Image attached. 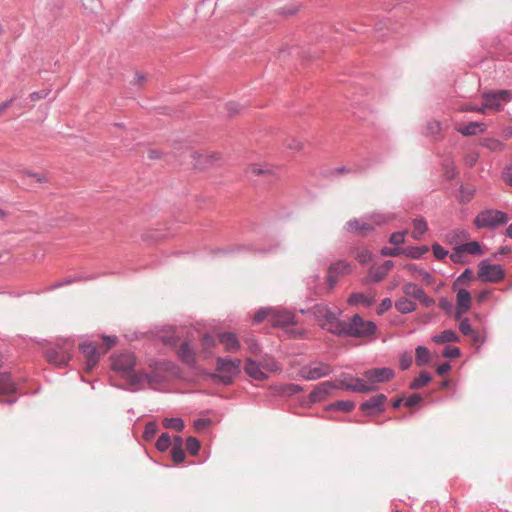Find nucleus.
<instances>
[{
    "label": "nucleus",
    "mask_w": 512,
    "mask_h": 512,
    "mask_svg": "<svg viewBox=\"0 0 512 512\" xmlns=\"http://www.w3.org/2000/svg\"><path fill=\"white\" fill-rule=\"evenodd\" d=\"M241 361L239 359L221 358L217 359L216 370L217 374H212L211 378L223 385H230L233 383L234 377L239 373Z\"/></svg>",
    "instance_id": "1"
},
{
    "label": "nucleus",
    "mask_w": 512,
    "mask_h": 512,
    "mask_svg": "<svg viewBox=\"0 0 512 512\" xmlns=\"http://www.w3.org/2000/svg\"><path fill=\"white\" fill-rule=\"evenodd\" d=\"M508 221L507 213L500 210L486 209L477 214L474 224L478 229L488 228L494 230L501 225L507 224Z\"/></svg>",
    "instance_id": "2"
},
{
    "label": "nucleus",
    "mask_w": 512,
    "mask_h": 512,
    "mask_svg": "<svg viewBox=\"0 0 512 512\" xmlns=\"http://www.w3.org/2000/svg\"><path fill=\"white\" fill-rule=\"evenodd\" d=\"M112 369L120 373L124 378L127 379L130 384V377L133 374H137L134 370L136 365V358L132 352H124L119 355L113 356L112 358Z\"/></svg>",
    "instance_id": "3"
},
{
    "label": "nucleus",
    "mask_w": 512,
    "mask_h": 512,
    "mask_svg": "<svg viewBox=\"0 0 512 512\" xmlns=\"http://www.w3.org/2000/svg\"><path fill=\"white\" fill-rule=\"evenodd\" d=\"M348 337L364 338L371 336L376 331V324L365 321L360 315L355 314L348 320Z\"/></svg>",
    "instance_id": "4"
},
{
    "label": "nucleus",
    "mask_w": 512,
    "mask_h": 512,
    "mask_svg": "<svg viewBox=\"0 0 512 512\" xmlns=\"http://www.w3.org/2000/svg\"><path fill=\"white\" fill-rule=\"evenodd\" d=\"M333 368L330 364L322 361H311L303 365L299 370V376L308 381L317 380L330 375Z\"/></svg>",
    "instance_id": "5"
},
{
    "label": "nucleus",
    "mask_w": 512,
    "mask_h": 512,
    "mask_svg": "<svg viewBox=\"0 0 512 512\" xmlns=\"http://www.w3.org/2000/svg\"><path fill=\"white\" fill-rule=\"evenodd\" d=\"M70 345L68 342L58 344L46 349L45 357L47 361L59 368H64L68 365L71 355L69 352Z\"/></svg>",
    "instance_id": "6"
},
{
    "label": "nucleus",
    "mask_w": 512,
    "mask_h": 512,
    "mask_svg": "<svg viewBox=\"0 0 512 512\" xmlns=\"http://www.w3.org/2000/svg\"><path fill=\"white\" fill-rule=\"evenodd\" d=\"M478 277L482 282L498 283L504 279L505 272L501 265L491 264L484 259L478 265Z\"/></svg>",
    "instance_id": "7"
},
{
    "label": "nucleus",
    "mask_w": 512,
    "mask_h": 512,
    "mask_svg": "<svg viewBox=\"0 0 512 512\" xmlns=\"http://www.w3.org/2000/svg\"><path fill=\"white\" fill-rule=\"evenodd\" d=\"M339 389L357 393H367L375 390V386L366 384L361 378L349 377L342 374L339 379Z\"/></svg>",
    "instance_id": "8"
},
{
    "label": "nucleus",
    "mask_w": 512,
    "mask_h": 512,
    "mask_svg": "<svg viewBox=\"0 0 512 512\" xmlns=\"http://www.w3.org/2000/svg\"><path fill=\"white\" fill-rule=\"evenodd\" d=\"M79 350L85 358V369L92 371L98 364L100 355L95 345L91 342H84L79 345Z\"/></svg>",
    "instance_id": "9"
},
{
    "label": "nucleus",
    "mask_w": 512,
    "mask_h": 512,
    "mask_svg": "<svg viewBox=\"0 0 512 512\" xmlns=\"http://www.w3.org/2000/svg\"><path fill=\"white\" fill-rule=\"evenodd\" d=\"M271 325L274 327H285L295 324V315L286 309L272 308Z\"/></svg>",
    "instance_id": "10"
},
{
    "label": "nucleus",
    "mask_w": 512,
    "mask_h": 512,
    "mask_svg": "<svg viewBox=\"0 0 512 512\" xmlns=\"http://www.w3.org/2000/svg\"><path fill=\"white\" fill-rule=\"evenodd\" d=\"M339 388L333 381H324L314 387L309 395L310 401L313 403L321 402L324 400L333 390Z\"/></svg>",
    "instance_id": "11"
},
{
    "label": "nucleus",
    "mask_w": 512,
    "mask_h": 512,
    "mask_svg": "<svg viewBox=\"0 0 512 512\" xmlns=\"http://www.w3.org/2000/svg\"><path fill=\"white\" fill-rule=\"evenodd\" d=\"M364 376L371 383H382L392 379L394 371L387 367L374 368L365 371Z\"/></svg>",
    "instance_id": "12"
},
{
    "label": "nucleus",
    "mask_w": 512,
    "mask_h": 512,
    "mask_svg": "<svg viewBox=\"0 0 512 512\" xmlns=\"http://www.w3.org/2000/svg\"><path fill=\"white\" fill-rule=\"evenodd\" d=\"M274 249L272 248H256L253 245H234L227 249H217L213 251L214 256H227L230 254H233L235 252H242V251H255V252H261V253H269L272 252Z\"/></svg>",
    "instance_id": "13"
},
{
    "label": "nucleus",
    "mask_w": 512,
    "mask_h": 512,
    "mask_svg": "<svg viewBox=\"0 0 512 512\" xmlns=\"http://www.w3.org/2000/svg\"><path fill=\"white\" fill-rule=\"evenodd\" d=\"M487 130V125L484 122H469L464 125H459L456 127V131L462 134L463 136H475L480 133H484Z\"/></svg>",
    "instance_id": "14"
},
{
    "label": "nucleus",
    "mask_w": 512,
    "mask_h": 512,
    "mask_svg": "<svg viewBox=\"0 0 512 512\" xmlns=\"http://www.w3.org/2000/svg\"><path fill=\"white\" fill-rule=\"evenodd\" d=\"M189 155L194 160V167L198 169L211 166L219 159L217 154L191 152Z\"/></svg>",
    "instance_id": "15"
},
{
    "label": "nucleus",
    "mask_w": 512,
    "mask_h": 512,
    "mask_svg": "<svg viewBox=\"0 0 512 512\" xmlns=\"http://www.w3.org/2000/svg\"><path fill=\"white\" fill-rule=\"evenodd\" d=\"M387 397L384 394H377L360 405L362 411L374 410L376 412H383L385 410V402Z\"/></svg>",
    "instance_id": "16"
},
{
    "label": "nucleus",
    "mask_w": 512,
    "mask_h": 512,
    "mask_svg": "<svg viewBox=\"0 0 512 512\" xmlns=\"http://www.w3.org/2000/svg\"><path fill=\"white\" fill-rule=\"evenodd\" d=\"M245 372L251 377L259 381L267 379V374L263 371L261 363L252 359H247L244 366Z\"/></svg>",
    "instance_id": "17"
},
{
    "label": "nucleus",
    "mask_w": 512,
    "mask_h": 512,
    "mask_svg": "<svg viewBox=\"0 0 512 512\" xmlns=\"http://www.w3.org/2000/svg\"><path fill=\"white\" fill-rule=\"evenodd\" d=\"M177 354H178V357L180 358V360L188 365V366H193L195 364V361H196V356H195V351L194 349L191 347V345L189 344V342L187 341H184L178 348V351H177Z\"/></svg>",
    "instance_id": "18"
},
{
    "label": "nucleus",
    "mask_w": 512,
    "mask_h": 512,
    "mask_svg": "<svg viewBox=\"0 0 512 512\" xmlns=\"http://www.w3.org/2000/svg\"><path fill=\"white\" fill-rule=\"evenodd\" d=\"M405 269H407L415 279L421 280L427 285L433 284L434 278L433 276L420 266L414 263H409L405 266Z\"/></svg>",
    "instance_id": "19"
},
{
    "label": "nucleus",
    "mask_w": 512,
    "mask_h": 512,
    "mask_svg": "<svg viewBox=\"0 0 512 512\" xmlns=\"http://www.w3.org/2000/svg\"><path fill=\"white\" fill-rule=\"evenodd\" d=\"M219 341L225 346L229 352L237 351L240 348V343L236 335L232 332H224L219 335Z\"/></svg>",
    "instance_id": "20"
},
{
    "label": "nucleus",
    "mask_w": 512,
    "mask_h": 512,
    "mask_svg": "<svg viewBox=\"0 0 512 512\" xmlns=\"http://www.w3.org/2000/svg\"><path fill=\"white\" fill-rule=\"evenodd\" d=\"M16 391V385L8 372L0 373V395L12 394Z\"/></svg>",
    "instance_id": "21"
},
{
    "label": "nucleus",
    "mask_w": 512,
    "mask_h": 512,
    "mask_svg": "<svg viewBox=\"0 0 512 512\" xmlns=\"http://www.w3.org/2000/svg\"><path fill=\"white\" fill-rule=\"evenodd\" d=\"M158 382V377L153 373L137 372L130 377V385L135 386L141 383L154 384Z\"/></svg>",
    "instance_id": "22"
},
{
    "label": "nucleus",
    "mask_w": 512,
    "mask_h": 512,
    "mask_svg": "<svg viewBox=\"0 0 512 512\" xmlns=\"http://www.w3.org/2000/svg\"><path fill=\"white\" fill-rule=\"evenodd\" d=\"M482 98L484 100V108L500 111L503 108V105L499 101L498 97L494 93V91L484 92L482 94Z\"/></svg>",
    "instance_id": "23"
},
{
    "label": "nucleus",
    "mask_w": 512,
    "mask_h": 512,
    "mask_svg": "<svg viewBox=\"0 0 512 512\" xmlns=\"http://www.w3.org/2000/svg\"><path fill=\"white\" fill-rule=\"evenodd\" d=\"M387 276V273L382 270L381 266H372L368 270L367 276L364 278L363 283L370 284V283H378L382 281Z\"/></svg>",
    "instance_id": "24"
},
{
    "label": "nucleus",
    "mask_w": 512,
    "mask_h": 512,
    "mask_svg": "<svg viewBox=\"0 0 512 512\" xmlns=\"http://www.w3.org/2000/svg\"><path fill=\"white\" fill-rule=\"evenodd\" d=\"M348 321H344L341 319H337L333 323H331L326 329L338 336V337H348Z\"/></svg>",
    "instance_id": "25"
},
{
    "label": "nucleus",
    "mask_w": 512,
    "mask_h": 512,
    "mask_svg": "<svg viewBox=\"0 0 512 512\" xmlns=\"http://www.w3.org/2000/svg\"><path fill=\"white\" fill-rule=\"evenodd\" d=\"M479 145L493 152H500L505 149V144L496 138H481Z\"/></svg>",
    "instance_id": "26"
},
{
    "label": "nucleus",
    "mask_w": 512,
    "mask_h": 512,
    "mask_svg": "<svg viewBox=\"0 0 512 512\" xmlns=\"http://www.w3.org/2000/svg\"><path fill=\"white\" fill-rule=\"evenodd\" d=\"M432 340L437 344L459 342L460 338L454 330L446 329L439 335L433 336Z\"/></svg>",
    "instance_id": "27"
},
{
    "label": "nucleus",
    "mask_w": 512,
    "mask_h": 512,
    "mask_svg": "<svg viewBox=\"0 0 512 512\" xmlns=\"http://www.w3.org/2000/svg\"><path fill=\"white\" fill-rule=\"evenodd\" d=\"M395 308L401 314H408L414 312L417 305L410 299L402 297L395 302Z\"/></svg>",
    "instance_id": "28"
},
{
    "label": "nucleus",
    "mask_w": 512,
    "mask_h": 512,
    "mask_svg": "<svg viewBox=\"0 0 512 512\" xmlns=\"http://www.w3.org/2000/svg\"><path fill=\"white\" fill-rule=\"evenodd\" d=\"M415 353V362L417 366L422 367L430 361V351L426 346H417L415 349Z\"/></svg>",
    "instance_id": "29"
},
{
    "label": "nucleus",
    "mask_w": 512,
    "mask_h": 512,
    "mask_svg": "<svg viewBox=\"0 0 512 512\" xmlns=\"http://www.w3.org/2000/svg\"><path fill=\"white\" fill-rule=\"evenodd\" d=\"M427 229H428V225H427L426 220L422 217L416 218L413 221L412 237L415 240H420L422 235L427 231Z\"/></svg>",
    "instance_id": "30"
},
{
    "label": "nucleus",
    "mask_w": 512,
    "mask_h": 512,
    "mask_svg": "<svg viewBox=\"0 0 512 512\" xmlns=\"http://www.w3.org/2000/svg\"><path fill=\"white\" fill-rule=\"evenodd\" d=\"M429 251L428 246H409L403 249V254L411 259H420Z\"/></svg>",
    "instance_id": "31"
},
{
    "label": "nucleus",
    "mask_w": 512,
    "mask_h": 512,
    "mask_svg": "<svg viewBox=\"0 0 512 512\" xmlns=\"http://www.w3.org/2000/svg\"><path fill=\"white\" fill-rule=\"evenodd\" d=\"M375 302L374 297H367L362 293H352L348 298L350 305L363 304L367 307L371 306Z\"/></svg>",
    "instance_id": "32"
},
{
    "label": "nucleus",
    "mask_w": 512,
    "mask_h": 512,
    "mask_svg": "<svg viewBox=\"0 0 512 512\" xmlns=\"http://www.w3.org/2000/svg\"><path fill=\"white\" fill-rule=\"evenodd\" d=\"M350 269V264L345 260H340L332 263L329 267V277L332 279V274L343 275L347 274Z\"/></svg>",
    "instance_id": "33"
},
{
    "label": "nucleus",
    "mask_w": 512,
    "mask_h": 512,
    "mask_svg": "<svg viewBox=\"0 0 512 512\" xmlns=\"http://www.w3.org/2000/svg\"><path fill=\"white\" fill-rule=\"evenodd\" d=\"M442 167L444 170V176L447 180H453L456 178L458 172L456 170L454 161L450 157H447L443 160Z\"/></svg>",
    "instance_id": "34"
},
{
    "label": "nucleus",
    "mask_w": 512,
    "mask_h": 512,
    "mask_svg": "<svg viewBox=\"0 0 512 512\" xmlns=\"http://www.w3.org/2000/svg\"><path fill=\"white\" fill-rule=\"evenodd\" d=\"M355 403L349 400H340L330 404L327 407L329 411H342V412H350L354 409Z\"/></svg>",
    "instance_id": "35"
},
{
    "label": "nucleus",
    "mask_w": 512,
    "mask_h": 512,
    "mask_svg": "<svg viewBox=\"0 0 512 512\" xmlns=\"http://www.w3.org/2000/svg\"><path fill=\"white\" fill-rule=\"evenodd\" d=\"M431 381V376L428 372L422 371L418 377H416L410 384L409 388L412 390H418L427 385Z\"/></svg>",
    "instance_id": "36"
},
{
    "label": "nucleus",
    "mask_w": 512,
    "mask_h": 512,
    "mask_svg": "<svg viewBox=\"0 0 512 512\" xmlns=\"http://www.w3.org/2000/svg\"><path fill=\"white\" fill-rule=\"evenodd\" d=\"M457 304L458 307L464 308V310H469L471 307V294L466 289H460L457 292Z\"/></svg>",
    "instance_id": "37"
},
{
    "label": "nucleus",
    "mask_w": 512,
    "mask_h": 512,
    "mask_svg": "<svg viewBox=\"0 0 512 512\" xmlns=\"http://www.w3.org/2000/svg\"><path fill=\"white\" fill-rule=\"evenodd\" d=\"M458 250L463 251L464 253L471 254V255H480L482 254L481 246L476 241H471L468 243H464L461 245H458Z\"/></svg>",
    "instance_id": "38"
},
{
    "label": "nucleus",
    "mask_w": 512,
    "mask_h": 512,
    "mask_svg": "<svg viewBox=\"0 0 512 512\" xmlns=\"http://www.w3.org/2000/svg\"><path fill=\"white\" fill-rule=\"evenodd\" d=\"M302 391H303V387L298 384H294V383L283 384V385L279 386V388H278V392L284 396L296 395Z\"/></svg>",
    "instance_id": "39"
},
{
    "label": "nucleus",
    "mask_w": 512,
    "mask_h": 512,
    "mask_svg": "<svg viewBox=\"0 0 512 512\" xmlns=\"http://www.w3.org/2000/svg\"><path fill=\"white\" fill-rule=\"evenodd\" d=\"M402 290L405 295L415 298V299H418V297L424 291L423 288H421L420 286H418L417 284L412 283V282L406 283L403 286Z\"/></svg>",
    "instance_id": "40"
},
{
    "label": "nucleus",
    "mask_w": 512,
    "mask_h": 512,
    "mask_svg": "<svg viewBox=\"0 0 512 512\" xmlns=\"http://www.w3.org/2000/svg\"><path fill=\"white\" fill-rule=\"evenodd\" d=\"M370 165L369 164H356L353 168H347L346 166H341L331 170V174H344V173H357L365 171Z\"/></svg>",
    "instance_id": "41"
},
{
    "label": "nucleus",
    "mask_w": 512,
    "mask_h": 512,
    "mask_svg": "<svg viewBox=\"0 0 512 512\" xmlns=\"http://www.w3.org/2000/svg\"><path fill=\"white\" fill-rule=\"evenodd\" d=\"M163 426L166 429H172L180 432L184 428V421L181 418H165L163 420Z\"/></svg>",
    "instance_id": "42"
},
{
    "label": "nucleus",
    "mask_w": 512,
    "mask_h": 512,
    "mask_svg": "<svg viewBox=\"0 0 512 512\" xmlns=\"http://www.w3.org/2000/svg\"><path fill=\"white\" fill-rule=\"evenodd\" d=\"M171 446V438L168 433H162L156 442V448L160 452H165Z\"/></svg>",
    "instance_id": "43"
},
{
    "label": "nucleus",
    "mask_w": 512,
    "mask_h": 512,
    "mask_svg": "<svg viewBox=\"0 0 512 512\" xmlns=\"http://www.w3.org/2000/svg\"><path fill=\"white\" fill-rule=\"evenodd\" d=\"M261 363L262 369L269 372H277L281 370L280 364L273 358H265Z\"/></svg>",
    "instance_id": "44"
},
{
    "label": "nucleus",
    "mask_w": 512,
    "mask_h": 512,
    "mask_svg": "<svg viewBox=\"0 0 512 512\" xmlns=\"http://www.w3.org/2000/svg\"><path fill=\"white\" fill-rule=\"evenodd\" d=\"M201 444L200 441L193 436H190L186 440V449L191 455L198 454Z\"/></svg>",
    "instance_id": "45"
},
{
    "label": "nucleus",
    "mask_w": 512,
    "mask_h": 512,
    "mask_svg": "<svg viewBox=\"0 0 512 512\" xmlns=\"http://www.w3.org/2000/svg\"><path fill=\"white\" fill-rule=\"evenodd\" d=\"M271 310H272V308L259 309L254 315L253 322L255 324H259L262 321H264L266 318H268L269 321H271Z\"/></svg>",
    "instance_id": "46"
},
{
    "label": "nucleus",
    "mask_w": 512,
    "mask_h": 512,
    "mask_svg": "<svg viewBox=\"0 0 512 512\" xmlns=\"http://www.w3.org/2000/svg\"><path fill=\"white\" fill-rule=\"evenodd\" d=\"M158 431L157 424L155 422H148L145 426V430L143 433V438L146 441H150L154 438L155 434Z\"/></svg>",
    "instance_id": "47"
},
{
    "label": "nucleus",
    "mask_w": 512,
    "mask_h": 512,
    "mask_svg": "<svg viewBox=\"0 0 512 512\" xmlns=\"http://www.w3.org/2000/svg\"><path fill=\"white\" fill-rule=\"evenodd\" d=\"M413 363L412 355L408 352L401 354L399 359V366L401 370H407Z\"/></svg>",
    "instance_id": "48"
},
{
    "label": "nucleus",
    "mask_w": 512,
    "mask_h": 512,
    "mask_svg": "<svg viewBox=\"0 0 512 512\" xmlns=\"http://www.w3.org/2000/svg\"><path fill=\"white\" fill-rule=\"evenodd\" d=\"M496 96L498 97L499 101L503 105L504 103H508L512 101V91L507 89H501L494 91Z\"/></svg>",
    "instance_id": "49"
},
{
    "label": "nucleus",
    "mask_w": 512,
    "mask_h": 512,
    "mask_svg": "<svg viewBox=\"0 0 512 512\" xmlns=\"http://www.w3.org/2000/svg\"><path fill=\"white\" fill-rule=\"evenodd\" d=\"M441 130L442 126L439 121L432 120L427 123V134L436 136L440 133Z\"/></svg>",
    "instance_id": "50"
},
{
    "label": "nucleus",
    "mask_w": 512,
    "mask_h": 512,
    "mask_svg": "<svg viewBox=\"0 0 512 512\" xmlns=\"http://www.w3.org/2000/svg\"><path fill=\"white\" fill-rule=\"evenodd\" d=\"M171 456L175 463H181L185 459V452L183 448L178 447H172L171 449Z\"/></svg>",
    "instance_id": "51"
},
{
    "label": "nucleus",
    "mask_w": 512,
    "mask_h": 512,
    "mask_svg": "<svg viewBox=\"0 0 512 512\" xmlns=\"http://www.w3.org/2000/svg\"><path fill=\"white\" fill-rule=\"evenodd\" d=\"M439 307L441 310H443L447 315L452 314L454 305L453 303L447 299L446 297H442L439 300Z\"/></svg>",
    "instance_id": "52"
},
{
    "label": "nucleus",
    "mask_w": 512,
    "mask_h": 512,
    "mask_svg": "<svg viewBox=\"0 0 512 512\" xmlns=\"http://www.w3.org/2000/svg\"><path fill=\"white\" fill-rule=\"evenodd\" d=\"M473 278V271L469 268L465 269L461 275H459L454 283V285L457 284H464L472 280Z\"/></svg>",
    "instance_id": "53"
},
{
    "label": "nucleus",
    "mask_w": 512,
    "mask_h": 512,
    "mask_svg": "<svg viewBox=\"0 0 512 512\" xmlns=\"http://www.w3.org/2000/svg\"><path fill=\"white\" fill-rule=\"evenodd\" d=\"M405 235H406V232L403 231V232H394L391 234L390 238H389V242L393 245H401L404 243L405 241Z\"/></svg>",
    "instance_id": "54"
},
{
    "label": "nucleus",
    "mask_w": 512,
    "mask_h": 512,
    "mask_svg": "<svg viewBox=\"0 0 512 512\" xmlns=\"http://www.w3.org/2000/svg\"><path fill=\"white\" fill-rule=\"evenodd\" d=\"M461 354V351L456 346H446L443 350V356L446 358H457Z\"/></svg>",
    "instance_id": "55"
},
{
    "label": "nucleus",
    "mask_w": 512,
    "mask_h": 512,
    "mask_svg": "<svg viewBox=\"0 0 512 512\" xmlns=\"http://www.w3.org/2000/svg\"><path fill=\"white\" fill-rule=\"evenodd\" d=\"M432 251L435 258H437L438 260H442L448 255V251L438 243L432 245Z\"/></svg>",
    "instance_id": "56"
},
{
    "label": "nucleus",
    "mask_w": 512,
    "mask_h": 512,
    "mask_svg": "<svg viewBox=\"0 0 512 512\" xmlns=\"http://www.w3.org/2000/svg\"><path fill=\"white\" fill-rule=\"evenodd\" d=\"M250 172L254 175L272 176V174H273V171L271 168H269V167L262 168L259 165H252V167L250 168Z\"/></svg>",
    "instance_id": "57"
},
{
    "label": "nucleus",
    "mask_w": 512,
    "mask_h": 512,
    "mask_svg": "<svg viewBox=\"0 0 512 512\" xmlns=\"http://www.w3.org/2000/svg\"><path fill=\"white\" fill-rule=\"evenodd\" d=\"M400 254H403V249H400L398 247H384L381 249V255L383 256L397 257Z\"/></svg>",
    "instance_id": "58"
},
{
    "label": "nucleus",
    "mask_w": 512,
    "mask_h": 512,
    "mask_svg": "<svg viewBox=\"0 0 512 512\" xmlns=\"http://www.w3.org/2000/svg\"><path fill=\"white\" fill-rule=\"evenodd\" d=\"M285 146L287 149L299 151L302 149L303 144L299 140L291 137L286 140Z\"/></svg>",
    "instance_id": "59"
},
{
    "label": "nucleus",
    "mask_w": 512,
    "mask_h": 512,
    "mask_svg": "<svg viewBox=\"0 0 512 512\" xmlns=\"http://www.w3.org/2000/svg\"><path fill=\"white\" fill-rule=\"evenodd\" d=\"M356 259L361 264H366L372 259V254L368 250H362V251L357 252Z\"/></svg>",
    "instance_id": "60"
},
{
    "label": "nucleus",
    "mask_w": 512,
    "mask_h": 512,
    "mask_svg": "<svg viewBox=\"0 0 512 512\" xmlns=\"http://www.w3.org/2000/svg\"><path fill=\"white\" fill-rule=\"evenodd\" d=\"M202 346L203 348L208 351L210 350L212 347L215 346V339L213 336L209 335V334H204L203 337H202Z\"/></svg>",
    "instance_id": "61"
},
{
    "label": "nucleus",
    "mask_w": 512,
    "mask_h": 512,
    "mask_svg": "<svg viewBox=\"0 0 512 512\" xmlns=\"http://www.w3.org/2000/svg\"><path fill=\"white\" fill-rule=\"evenodd\" d=\"M392 307V300L390 298H385L381 301L377 308V313L379 315L384 314L386 311H388Z\"/></svg>",
    "instance_id": "62"
},
{
    "label": "nucleus",
    "mask_w": 512,
    "mask_h": 512,
    "mask_svg": "<svg viewBox=\"0 0 512 512\" xmlns=\"http://www.w3.org/2000/svg\"><path fill=\"white\" fill-rule=\"evenodd\" d=\"M459 330L461 331V333L463 335H469L473 332L468 318H464L461 320V322L459 324Z\"/></svg>",
    "instance_id": "63"
},
{
    "label": "nucleus",
    "mask_w": 512,
    "mask_h": 512,
    "mask_svg": "<svg viewBox=\"0 0 512 512\" xmlns=\"http://www.w3.org/2000/svg\"><path fill=\"white\" fill-rule=\"evenodd\" d=\"M422 401V396L418 393L410 395L405 402L407 407H414Z\"/></svg>",
    "instance_id": "64"
}]
</instances>
